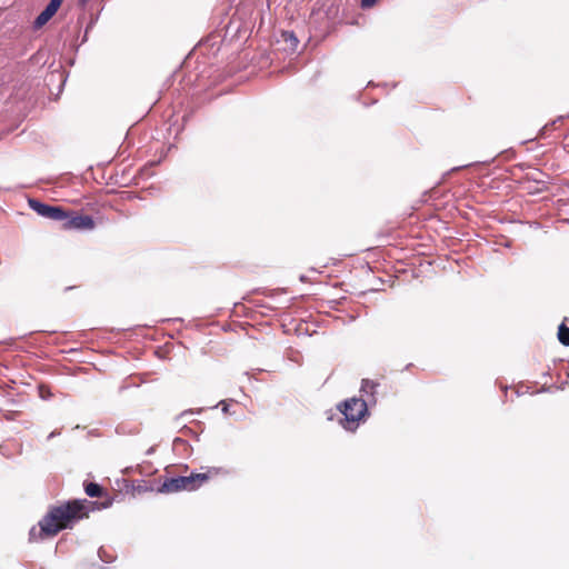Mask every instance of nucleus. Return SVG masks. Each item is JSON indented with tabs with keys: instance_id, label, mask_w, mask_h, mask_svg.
Returning <instances> with one entry per match:
<instances>
[{
	"instance_id": "nucleus-1",
	"label": "nucleus",
	"mask_w": 569,
	"mask_h": 569,
	"mask_svg": "<svg viewBox=\"0 0 569 569\" xmlns=\"http://www.w3.org/2000/svg\"><path fill=\"white\" fill-rule=\"evenodd\" d=\"M89 517V502L87 500H70L60 505L50 506L47 513L29 531V541L38 542L56 537L64 529H71L82 519Z\"/></svg>"
},
{
	"instance_id": "nucleus-2",
	"label": "nucleus",
	"mask_w": 569,
	"mask_h": 569,
	"mask_svg": "<svg viewBox=\"0 0 569 569\" xmlns=\"http://www.w3.org/2000/svg\"><path fill=\"white\" fill-rule=\"evenodd\" d=\"M223 475H227V470L221 467H202L201 472L191 473L186 477L181 476L166 479L159 490L166 493L178 492L181 490L192 491L200 488L208 481Z\"/></svg>"
},
{
	"instance_id": "nucleus-3",
	"label": "nucleus",
	"mask_w": 569,
	"mask_h": 569,
	"mask_svg": "<svg viewBox=\"0 0 569 569\" xmlns=\"http://www.w3.org/2000/svg\"><path fill=\"white\" fill-rule=\"evenodd\" d=\"M338 410L342 413L341 425L346 430L355 431L360 421L368 413L367 402L361 398H350L338 405Z\"/></svg>"
},
{
	"instance_id": "nucleus-4",
	"label": "nucleus",
	"mask_w": 569,
	"mask_h": 569,
	"mask_svg": "<svg viewBox=\"0 0 569 569\" xmlns=\"http://www.w3.org/2000/svg\"><path fill=\"white\" fill-rule=\"evenodd\" d=\"M28 203L29 207L32 210H34L39 216L44 217L47 219L53 221H61L63 223V220L68 218V210L60 206H50L37 199H29Z\"/></svg>"
},
{
	"instance_id": "nucleus-5",
	"label": "nucleus",
	"mask_w": 569,
	"mask_h": 569,
	"mask_svg": "<svg viewBox=\"0 0 569 569\" xmlns=\"http://www.w3.org/2000/svg\"><path fill=\"white\" fill-rule=\"evenodd\" d=\"M96 222L91 216L79 214L68 210V218L63 220V230H93Z\"/></svg>"
},
{
	"instance_id": "nucleus-6",
	"label": "nucleus",
	"mask_w": 569,
	"mask_h": 569,
	"mask_svg": "<svg viewBox=\"0 0 569 569\" xmlns=\"http://www.w3.org/2000/svg\"><path fill=\"white\" fill-rule=\"evenodd\" d=\"M63 0H50L44 10L36 18L33 22L34 29H41L57 13Z\"/></svg>"
},
{
	"instance_id": "nucleus-7",
	"label": "nucleus",
	"mask_w": 569,
	"mask_h": 569,
	"mask_svg": "<svg viewBox=\"0 0 569 569\" xmlns=\"http://www.w3.org/2000/svg\"><path fill=\"white\" fill-rule=\"evenodd\" d=\"M84 491L89 497H102L104 493V489L96 483V482H89L84 485Z\"/></svg>"
},
{
	"instance_id": "nucleus-8",
	"label": "nucleus",
	"mask_w": 569,
	"mask_h": 569,
	"mask_svg": "<svg viewBox=\"0 0 569 569\" xmlns=\"http://www.w3.org/2000/svg\"><path fill=\"white\" fill-rule=\"evenodd\" d=\"M558 339L563 346L569 347V328L563 323L559 326Z\"/></svg>"
},
{
	"instance_id": "nucleus-9",
	"label": "nucleus",
	"mask_w": 569,
	"mask_h": 569,
	"mask_svg": "<svg viewBox=\"0 0 569 569\" xmlns=\"http://www.w3.org/2000/svg\"><path fill=\"white\" fill-rule=\"evenodd\" d=\"M378 386V382H375L369 379H363L361 383V391L367 395H373Z\"/></svg>"
},
{
	"instance_id": "nucleus-10",
	"label": "nucleus",
	"mask_w": 569,
	"mask_h": 569,
	"mask_svg": "<svg viewBox=\"0 0 569 569\" xmlns=\"http://www.w3.org/2000/svg\"><path fill=\"white\" fill-rule=\"evenodd\" d=\"M282 37L284 38V40H290L292 41V46L296 47L297 43H298V39L296 38V36L293 34V32H283Z\"/></svg>"
},
{
	"instance_id": "nucleus-11",
	"label": "nucleus",
	"mask_w": 569,
	"mask_h": 569,
	"mask_svg": "<svg viewBox=\"0 0 569 569\" xmlns=\"http://www.w3.org/2000/svg\"><path fill=\"white\" fill-rule=\"evenodd\" d=\"M377 0H361L362 8H371Z\"/></svg>"
},
{
	"instance_id": "nucleus-12",
	"label": "nucleus",
	"mask_w": 569,
	"mask_h": 569,
	"mask_svg": "<svg viewBox=\"0 0 569 569\" xmlns=\"http://www.w3.org/2000/svg\"><path fill=\"white\" fill-rule=\"evenodd\" d=\"M110 506H111V501H110V500H109L108 502L102 503V507H103V508H108V507H110Z\"/></svg>"
}]
</instances>
